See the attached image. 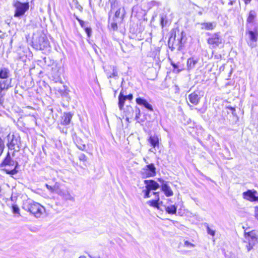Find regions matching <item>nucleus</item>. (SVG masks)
I'll use <instances>...</instances> for the list:
<instances>
[{"label":"nucleus","instance_id":"nucleus-1","mask_svg":"<svg viewBox=\"0 0 258 258\" xmlns=\"http://www.w3.org/2000/svg\"><path fill=\"white\" fill-rule=\"evenodd\" d=\"M22 208L37 218H40L45 212V209L43 206L31 200L24 201L22 205Z\"/></svg>","mask_w":258,"mask_h":258},{"label":"nucleus","instance_id":"nucleus-2","mask_svg":"<svg viewBox=\"0 0 258 258\" xmlns=\"http://www.w3.org/2000/svg\"><path fill=\"white\" fill-rule=\"evenodd\" d=\"M1 166L5 167L3 170L8 174L13 175L18 172L17 168L19 167V163L17 161L12 159L9 152H8L7 156L1 164Z\"/></svg>","mask_w":258,"mask_h":258},{"label":"nucleus","instance_id":"nucleus-3","mask_svg":"<svg viewBox=\"0 0 258 258\" xmlns=\"http://www.w3.org/2000/svg\"><path fill=\"white\" fill-rule=\"evenodd\" d=\"M32 43V47L36 50H43L48 49L49 50L50 47L49 42L44 34L34 36Z\"/></svg>","mask_w":258,"mask_h":258},{"label":"nucleus","instance_id":"nucleus-4","mask_svg":"<svg viewBox=\"0 0 258 258\" xmlns=\"http://www.w3.org/2000/svg\"><path fill=\"white\" fill-rule=\"evenodd\" d=\"M210 37L207 40V42L212 48L223 47L224 46V40L220 35V32H217L213 34L208 33Z\"/></svg>","mask_w":258,"mask_h":258},{"label":"nucleus","instance_id":"nucleus-5","mask_svg":"<svg viewBox=\"0 0 258 258\" xmlns=\"http://www.w3.org/2000/svg\"><path fill=\"white\" fill-rule=\"evenodd\" d=\"M13 6L15 9L14 16L17 18L24 16L29 8V3H21L18 1L14 2Z\"/></svg>","mask_w":258,"mask_h":258},{"label":"nucleus","instance_id":"nucleus-6","mask_svg":"<svg viewBox=\"0 0 258 258\" xmlns=\"http://www.w3.org/2000/svg\"><path fill=\"white\" fill-rule=\"evenodd\" d=\"M8 146L9 149L14 150L15 151H19L21 148V138L20 136L16 135H9L8 136Z\"/></svg>","mask_w":258,"mask_h":258},{"label":"nucleus","instance_id":"nucleus-7","mask_svg":"<svg viewBox=\"0 0 258 258\" xmlns=\"http://www.w3.org/2000/svg\"><path fill=\"white\" fill-rule=\"evenodd\" d=\"M103 69L107 79L117 80L119 78L118 70L116 66L105 65L103 67Z\"/></svg>","mask_w":258,"mask_h":258},{"label":"nucleus","instance_id":"nucleus-8","mask_svg":"<svg viewBox=\"0 0 258 258\" xmlns=\"http://www.w3.org/2000/svg\"><path fill=\"white\" fill-rule=\"evenodd\" d=\"M143 178L154 177L156 175V169L153 163L146 165L140 171Z\"/></svg>","mask_w":258,"mask_h":258},{"label":"nucleus","instance_id":"nucleus-9","mask_svg":"<svg viewBox=\"0 0 258 258\" xmlns=\"http://www.w3.org/2000/svg\"><path fill=\"white\" fill-rule=\"evenodd\" d=\"M257 191L254 189H248L243 192V199L250 202H258V196H256Z\"/></svg>","mask_w":258,"mask_h":258},{"label":"nucleus","instance_id":"nucleus-10","mask_svg":"<svg viewBox=\"0 0 258 258\" xmlns=\"http://www.w3.org/2000/svg\"><path fill=\"white\" fill-rule=\"evenodd\" d=\"M184 36L185 35L184 34V32L183 31L180 32L179 31H178V37L177 39H176V33L174 34V36L173 38L174 42L171 47L172 50H173V49L175 48V47H173V45H175L177 47V49L178 50H180L181 49L182 45V40ZM169 47L171 48L170 46Z\"/></svg>","mask_w":258,"mask_h":258},{"label":"nucleus","instance_id":"nucleus-11","mask_svg":"<svg viewBox=\"0 0 258 258\" xmlns=\"http://www.w3.org/2000/svg\"><path fill=\"white\" fill-rule=\"evenodd\" d=\"M245 237L250 244L255 245L258 242V236L254 230L245 233Z\"/></svg>","mask_w":258,"mask_h":258},{"label":"nucleus","instance_id":"nucleus-12","mask_svg":"<svg viewBox=\"0 0 258 258\" xmlns=\"http://www.w3.org/2000/svg\"><path fill=\"white\" fill-rule=\"evenodd\" d=\"M56 194L66 201H75V198L70 194V192L67 189L59 187Z\"/></svg>","mask_w":258,"mask_h":258},{"label":"nucleus","instance_id":"nucleus-13","mask_svg":"<svg viewBox=\"0 0 258 258\" xmlns=\"http://www.w3.org/2000/svg\"><path fill=\"white\" fill-rule=\"evenodd\" d=\"M12 79H0V90H8L9 88L12 87Z\"/></svg>","mask_w":258,"mask_h":258},{"label":"nucleus","instance_id":"nucleus-14","mask_svg":"<svg viewBox=\"0 0 258 258\" xmlns=\"http://www.w3.org/2000/svg\"><path fill=\"white\" fill-rule=\"evenodd\" d=\"M73 114L71 112H64L61 117L60 124L63 125H67L70 123Z\"/></svg>","mask_w":258,"mask_h":258},{"label":"nucleus","instance_id":"nucleus-15","mask_svg":"<svg viewBox=\"0 0 258 258\" xmlns=\"http://www.w3.org/2000/svg\"><path fill=\"white\" fill-rule=\"evenodd\" d=\"M188 98L190 102L195 105H197L199 104L201 98L198 92L191 93L188 95Z\"/></svg>","mask_w":258,"mask_h":258},{"label":"nucleus","instance_id":"nucleus-16","mask_svg":"<svg viewBox=\"0 0 258 258\" xmlns=\"http://www.w3.org/2000/svg\"><path fill=\"white\" fill-rule=\"evenodd\" d=\"M144 183L146 184V188L150 190H156L159 187V184L153 180H145Z\"/></svg>","mask_w":258,"mask_h":258},{"label":"nucleus","instance_id":"nucleus-17","mask_svg":"<svg viewBox=\"0 0 258 258\" xmlns=\"http://www.w3.org/2000/svg\"><path fill=\"white\" fill-rule=\"evenodd\" d=\"M136 101L138 104L144 106L148 110L150 111L153 110L152 106L149 104L145 99L139 97L137 98Z\"/></svg>","mask_w":258,"mask_h":258},{"label":"nucleus","instance_id":"nucleus-18","mask_svg":"<svg viewBox=\"0 0 258 258\" xmlns=\"http://www.w3.org/2000/svg\"><path fill=\"white\" fill-rule=\"evenodd\" d=\"M161 189L167 197H171L173 195L172 190L166 182L163 181L161 185Z\"/></svg>","mask_w":258,"mask_h":258},{"label":"nucleus","instance_id":"nucleus-19","mask_svg":"<svg viewBox=\"0 0 258 258\" xmlns=\"http://www.w3.org/2000/svg\"><path fill=\"white\" fill-rule=\"evenodd\" d=\"M74 143L77 146V148L81 151H85L86 146L82 139L79 137H76L74 139Z\"/></svg>","mask_w":258,"mask_h":258},{"label":"nucleus","instance_id":"nucleus-20","mask_svg":"<svg viewBox=\"0 0 258 258\" xmlns=\"http://www.w3.org/2000/svg\"><path fill=\"white\" fill-rule=\"evenodd\" d=\"M10 76V71L8 68L5 67L0 68V79L11 78Z\"/></svg>","mask_w":258,"mask_h":258},{"label":"nucleus","instance_id":"nucleus-21","mask_svg":"<svg viewBox=\"0 0 258 258\" xmlns=\"http://www.w3.org/2000/svg\"><path fill=\"white\" fill-rule=\"evenodd\" d=\"M148 142L154 148L159 147V140L157 135L151 136L148 139Z\"/></svg>","mask_w":258,"mask_h":258},{"label":"nucleus","instance_id":"nucleus-22","mask_svg":"<svg viewBox=\"0 0 258 258\" xmlns=\"http://www.w3.org/2000/svg\"><path fill=\"white\" fill-rule=\"evenodd\" d=\"M201 29L207 30H213L216 26L215 22H204L201 23Z\"/></svg>","mask_w":258,"mask_h":258},{"label":"nucleus","instance_id":"nucleus-23","mask_svg":"<svg viewBox=\"0 0 258 258\" xmlns=\"http://www.w3.org/2000/svg\"><path fill=\"white\" fill-rule=\"evenodd\" d=\"M198 59L195 57H190L187 59V67L188 70H191L194 69L197 63Z\"/></svg>","mask_w":258,"mask_h":258},{"label":"nucleus","instance_id":"nucleus-24","mask_svg":"<svg viewBox=\"0 0 258 258\" xmlns=\"http://www.w3.org/2000/svg\"><path fill=\"white\" fill-rule=\"evenodd\" d=\"M160 198L159 195L157 194V199L147 202V204L153 207L159 209V205L162 204V202H159Z\"/></svg>","mask_w":258,"mask_h":258},{"label":"nucleus","instance_id":"nucleus-25","mask_svg":"<svg viewBox=\"0 0 258 258\" xmlns=\"http://www.w3.org/2000/svg\"><path fill=\"white\" fill-rule=\"evenodd\" d=\"M125 100V98L124 97V93L121 90L118 96V107L120 110H121L123 109Z\"/></svg>","mask_w":258,"mask_h":258},{"label":"nucleus","instance_id":"nucleus-26","mask_svg":"<svg viewBox=\"0 0 258 258\" xmlns=\"http://www.w3.org/2000/svg\"><path fill=\"white\" fill-rule=\"evenodd\" d=\"M248 34L249 35V38L250 40L252 42L250 43V46L251 47H253L255 46V44L253 43V42H256L257 41V33L255 32H253L252 31H249L248 32Z\"/></svg>","mask_w":258,"mask_h":258},{"label":"nucleus","instance_id":"nucleus-27","mask_svg":"<svg viewBox=\"0 0 258 258\" xmlns=\"http://www.w3.org/2000/svg\"><path fill=\"white\" fill-rule=\"evenodd\" d=\"M166 213L169 214H175L177 211V206L175 205H171L170 206H164Z\"/></svg>","mask_w":258,"mask_h":258},{"label":"nucleus","instance_id":"nucleus-28","mask_svg":"<svg viewBox=\"0 0 258 258\" xmlns=\"http://www.w3.org/2000/svg\"><path fill=\"white\" fill-rule=\"evenodd\" d=\"M256 17V13L254 10H250L249 12L248 17L247 18V22L252 23Z\"/></svg>","mask_w":258,"mask_h":258},{"label":"nucleus","instance_id":"nucleus-29","mask_svg":"<svg viewBox=\"0 0 258 258\" xmlns=\"http://www.w3.org/2000/svg\"><path fill=\"white\" fill-rule=\"evenodd\" d=\"M160 24L162 27L165 26L168 22L167 16L164 14H160Z\"/></svg>","mask_w":258,"mask_h":258},{"label":"nucleus","instance_id":"nucleus-30","mask_svg":"<svg viewBox=\"0 0 258 258\" xmlns=\"http://www.w3.org/2000/svg\"><path fill=\"white\" fill-rule=\"evenodd\" d=\"M45 186H46V188L49 190H50L51 192H55L56 194L57 191V190H58V189L59 188V185L57 183H55V185L54 186H53L49 185L47 184H46Z\"/></svg>","mask_w":258,"mask_h":258},{"label":"nucleus","instance_id":"nucleus-31","mask_svg":"<svg viewBox=\"0 0 258 258\" xmlns=\"http://www.w3.org/2000/svg\"><path fill=\"white\" fill-rule=\"evenodd\" d=\"M205 225L206 227L208 234L212 235V236H214L215 234V230L211 229L207 223H205Z\"/></svg>","mask_w":258,"mask_h":258},{"label":"nucleus","instance_id":"nucleus-32","mask_svg":"<svg viewBox=\"0 0 258 258\" xmlns=\"http://www.w3.org/2000/svg\"><path fill=\"white\" fill-rule=\"evenodd\" d=\"M12 209L13 213L14 214H18L19 216L20 215V212H19L20 209L17 205H13L12 206Z\"/></svg>","mask_w":258,"mask_h":258},{"label":"nucleus","instance_id":"nucleus-33","mask_svg":"<svg viewBox=\"0 0 258 258\" xmlns=\"http://www.w3.org/2000/svg\"><path fill=\"white\" fill-rule=\"evenodd\" d=\"M109 2L110 4L111 10L117 8L118 5L117 0H109Z\"/></svg>","mask_w":258,"mask_h":258},{"label":"nucleus","instance_id":"nucleus-34","mask_svg":"<svg viewBox=\"0 0 258 258\" xmlns=\"http://www.w3.org/2000/svg\"><path fill=\"white\" fill-rule=\"evenodd\" d=\"M171 65L174 68V72H176L177 73H179L180 71H181L182 69H179V66L177 64L171 62Z\"/></svg>","mask_w":258,"mask_h":258},{"label":"nucleus","instance_id":"nucleus-35","mask_svg":"<svg viewBox=\"0 0 258 258\" xmlns=\"http://www.w3.org/2000/svg\"><path fill=\"white\" fill-rule=\"evenodd\" d=\"M161 4L159 2L153 1L149 3L148 6L150 8H151L154 6H159Z\"/></svg>","mask_w":258,"mask_h":258},{"label":"nucleus","instance_id":"nucleus-36","mask_svg":"<svg viewBox=\"0 0 258 258\" xmlns=\"http://www.w3.org/2000/svg\"><path fill=\"white\" fill-rule=\"evenodd\" d=\"M79 24L81 25V26L84 29V30L86 27L89 26L88 25V22H84L83 20H79Z\"/></svg>","mask_w":258,"mask_h":258},{"label":"nucleus","instance_id":"nucleus-37","mask_svg":"<svg viewBox=\"0 0 258 258\" xmlns=\"http://www.w3.org/2000/svg\"><path fill=\"white\" fill-rule=\"evenodd\" d=\"M143 191L145 194L144 198L146 199V198H149L150 197V194L151 190L149 189L148 188H146V189L144 190Z\"/></svg>","mask_w":258,"mask_h":258},{"label":"nucleus","instance_id":"nucleus-38","mask_svg":"<svg viewBox=\"0 0 258 258\" xmlns=\"http://www.w3.org/2000/svg\"><path fill=\"white\" fill-rule=\"evenodd\" d=\"M88 37H90L92 34V29L90 26L86 27L85 29Z\"/></svg>","mask_w":258,"mask_h":258},{"label":"nucleus","instance_id":"nucleus-39","mask_svg":"<svg viewBox=\"0 0 258 258\" xmlns=\"http://www.w3.org/2000/svg\"><path fill=\"white\" fill-rule=\"evenodd\" d=\"M135 112L136 113L135 119L137 120L140 117V109L138 107H136L135 108Z\"/></svg>","mask_w":258,"mask_h":258},{"label":"nucleus","instance_id":"nucleus-40","mask_svg":"<svg viewBox=\"0 0 258 258\" xmlns=\"http://www.w3.org/2000/svg\"><path fill=\"white\" fill-rule=\"evenodd\" d=\"M79 159L80 161H86L87 159V158L84 154L81 153L79 156Z\"/></svg>","mask_w":258,"mask_h":258},{"label":"nucleus","instance_id":"nucleus-41","mask_svg":"<svg viewBox=\"0 0 258 258\" xmlns=\"http://www.w3.org/2000/svg\"><path fill=\"white\" fill-rule=\"evenodd\" d=\"M254 216L255 219L258 221V206L254 207Z\"/></svg>","mask_w":258,"mask_h":258},{"label":"nucleus","instance_id":"nucleus-42","mask_svg":"<svg viewBox=\"0 0 258 258\" xmlns=\"http://www.w3.org/2000/svg\"><path fill=\"white\" fill-rule=\"evenodd\" d=\"M254 245L250 244L249 242H247L246 245V248L247 251H249L251 249L253 248V247Z\"/></svg>","mask_w":258,"mask_h":258},{"label":"nucleus","instance_id":"nucleus-43","mask_svg":"<svg viewBox=\"0 0 258 258\" xmlns=\"http://www.w3.org/2000/svg\"><path fill=\"white\" fill-rule=\"evenodd\" d=\"M184 245L186 247L191 246V247H194V244L191 243L190 242H188V241H185L184 242Z\"/></svg>","mask_w":258,"mask_h":258},{"label":"nucleus","instance_id":"nucleus-44","mask_svg":"<svg viewBox=\"0 0 258 258\" xmlns=\"http://www.w3.org/2000/svg\"><path fill=\"white\" fill-rule=\"evenodd\" d=\"M3 90H0V105H2L3 102H4V97H3V95L2 94V91Z\"/></svg>","mask_w":258,"mask_h":258},{"label":"nucleus","instance_id":"nucleus-45","mask_svg":"<svg viewBox=\"0 0 258 258\" xmlns=\"http://www.w3.org/2000/svg\"><path fill=\"white\" fill-rule=\"evenodd\" d=\"M111 27L113 30H116L117 29V25L115 22L111 24Z\"/></svg>","mask_w":258,"mask_h":258},{"label":"nucleus","instance_id":"nucleus-46","mask_svg":"<svg viewBox=\"0 0 258 258\" xmlns=\"http://www.w3.org/2000/svg\"><path fill=\"white\" fill-rule=\"evenodd\" d=\"M124 98H125V100H132L133 98V96L132 94H130L128 95H124Z\"/></svg>","mask_w":258,"mask_h":258},{"label":"nucleus","instance_id":"nucleus-47","mask_svg":"<svg viewBox=\"0 0 258 258\" xmlns=\"http://www.w3.org/2000/svg\"><path fill=\"white\" fill-rule=\"evenodd\" d=\"M58 128H59V130H60V131L61 132L63 133L64 134H67V133L68 129H67V127H63L62 128H61V127L59 126Z\"/></svg>","mask_w":258,"mask_h":258},{"label":"nucleus","instance_id":"nucleus-48","mask_svg":"<svg viewBox=\"0 0 258 258\" xmlns=\"http://www.w3.org/2000/svg\"><path fill=\"white\" fill-rule=\"evenodd\" d=\"M227 108L230 110L232 112V113L233 114V115H235L236 113H235V108L234 107H232L231 106H228L227 107Z\"/></svg>","mask_w":258,"mask_h":258},{"label":"nucleus","instance_id":"nucleus-49","mask_svg":"<svg viewBox=\"0 0 258 258\" xmlns=\"http://www.w3.org/2000/svg\"><path fill=\"white\" fill-rule=\"evenodd\" d=\"M120 9H118V10L115 12V15H114L115 17H117V18L119 17V15H120Z\"/></svg>","mask_w":258,"mask_h":258},{"label":"nucleus","instance_id":"nucleus-50","mask_svg":"<svg viewBox=\"0 0 258 258\" xmlns=\"http://www.w3.org/2000/svg\"><path fill=\"white\" fill-rule=\"evenodd\" d=\"M153 194L155 196V199H157V194L159 195V192H153Z\"/></svg>","mask_w":258,"mask_h":258},{"label":"nucleus","instance_id":"nucleus-51","mask_svg":"<svg viewBox=\"0 0 258 258\" xmlns=\"http://www.w3.org/2000/svg\"><path fill=\"white\" fill-rule=\"evenodd\" d=\"M245 4H249L251 0H243Z\"/></svg>","mask_w":258,"mask_h":258},{"label":"nucleus","instance_id":"nucleus-52","mask_svg":"<svg viewBox=\"0 0 258 258\" xmlns=\"http://www.w3.org/2000/svg\"><path fill=\"white\" fill-rule=\"evenodd\" d=\"M234 2V1H230V2L228 3V5H231V6H232V5H233Z\"/></svg>","mask_w":258,"mask_h":258},{"label":"nucleus","instance_id":"nucleus-53","mask_svg":"<svg viewBox=\"0 0 258 258\" xmlns=\"http://www.w3.org/2000/svg\"><path fill=\"white\" fill-rule=\"evenodd\" d=\"M88 256L90 257V258H100L99 257H93L91 255H90V254H88Z\"/></svg>","mask_w":258,"mask_h":258},{"label":"nucleus","instance_id":"nucleus-54","mask_svg":"<svg viewBox=\"0 0 258 258\" xmlns=\"http://www.w3.org/2000/svg\"><path fill=\"white\" fill-rule=\"evenodd\" d=\"M76 19L78 20V21L79 22V20H81L77 16H76Z\"/></svg>","mask_w":258,"mask_h":258},{"label":"nucleus","instance_id":"nucleus-55","mask_svg":"<svg viewBox=\"0 0 258 258\" xmlns=\"http://www.w3.org/2000/svg\"><path fill=\"white\" fill-rule=\"evenodd\" d=\"M79 258H86V257L85 256L82 255V256H80Z\"/></svg>","mask_w":258,"mask_h":258},{"label":"nucleus","instance_id":"nucleus-56","mask_svg":"<svg viewBox=\"0 0 258 258\" xmlns=\"http://www.w3.org/2000/svg\"><path fill=\"white\" fill-rule=\"evenodd\" d=\"M172 37V36H171V37H170V38H169V42H168V43H169V44H170V41L171 40Z\"/></svg>","mask_w":258,"mask_h":258},{"label":"nucleus","instance_id":"nucleus-57","mask_svg":"<svg viewBox=\"0 0 258 258\" xmlns=\"http://www.w3.org/2000/svg\"><path fill=\"white\" fill-rule=\"evenodd\" d=\"M144 160L146 162V163H148V162L146 161V160L145 158H144Z\"/></svg>","mask_w":258,"mask_h":258},{"label":"nucleus","instance_id":"nucleus-58","mask_svg":"<svg viewBox=\"0 0 258 258\" xmlns=\"http://www.w3.org/2000/svg\"><path fill=\"white\" fill-rule=\"evenodd\" d=\"M109 83H110V85H111V80H109Z\"/></svg>","mask_w":258,"mask_h":258},{"label":"nucleus","instance_id":"nucleus-59","mask_svg":"<svg viewBox=\"0 0 258 258\" xmlns=\"http://www.w3.org/2000/svg\"><path fill=\"white\" fill-rule=\"evenodd\" d=\"M188 104V105L189 106V107H190V108L192 107V106L190 105L189 104Z\"/></svg>","mask_w":258,"mask_h":258},{"label":"nucleus","instance_id":"nucleus-60","mask_svg":"<svg viewBox=\"0 0 258 258\" xmlns=\"http://www.w3.org/2000/svg\"><path fill=\"white\" fill-rule=\"evenodd\" d=\"M150 151H151V152H154V151H152L151 149H150Z\"/></svg>","mask_w":258,"mask_h":258}]
</instances>
